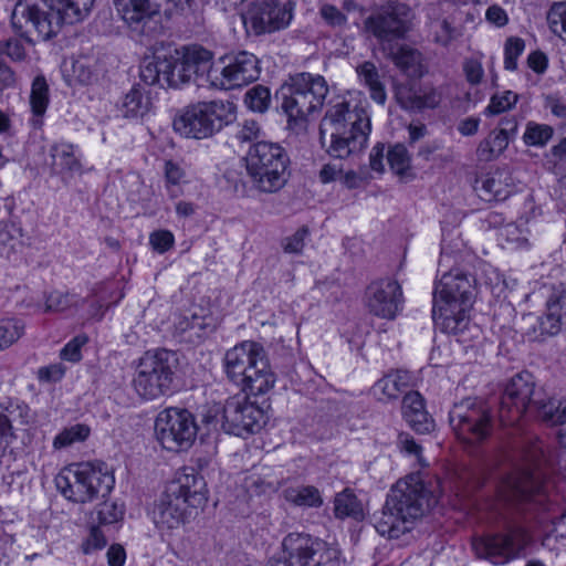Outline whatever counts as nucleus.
<instances>
[{
    "label": "nucleus",
    "mask_w": 566,
    "mask_h": 566,
    "mask_svg": "<svg viewBox=\"0 0 566 566\" xmlns=\"http://www.w3.org/2000/svg\"><path fill=\"white\" fill-rule=\"evenodd\" d=\"M94 0H20L11 14L17 33L28 42L49 40L62 24L83 21L93 7Z\"/></svg>",
    "instance_id": "f257e3e1"
},
{
    "label": "nucleus",
    "mask_w": 566,
    "mask_h": 566,
    "mask_svg": "<svg viewBox=\"0 0 566 566\" xmlns=\"http://www.w3.org/2000/svg\"><path fill=\"white\" fill-rule=\"evenodd\" d=\"M369 134L368 114L363 108L352 109L344 99L327 109L319 126L322 144L328 143L327 153L338 159L361 151L367 146Z\"/></svg>",
    "instance_id": "f03ea898"
},
{
    "label": "nucleus",
    "mask_w": 566,
    "mask_h": 566,
    "mask_svg": "<svg viewBox=\"0 0 566 566\" xmlns=\"http://www.w3.org/2000/svg\"><path fill=\"white\" fill-rule=\"evenodd\" d=\"M472 279L460 270L444 273L433 290L432 318L442 332L463 337L473 300Z\"/></svg>",
    "instance_id": "7ed1b4c3"
},
{
    "label": "nucleus",
    "mask_w": 566,
    "mask_h": 566,
    "mask_svg": "<svg viewBox=\"0 0 566 566\" xmlns=\"http://www.w3.org/2000/svg\"><path fill=\"white\" fill-rule=\"evenodd\" d=\"M223 368L230 381L253 396L269 392L276 381L264 347L254 340H243L227 350Z\"/></svg>",
    "instance_id": "20e7f679"
},
{
    "label": "nucleus",
    "mask_w": 566,
    "mask_h": 566,
    "mask_svg": "<svg viewBox=\"0 0 566 566\" xmlns=\"http://www.w3.org/2000/svg\"><path fill=\"white\" fill-rule=\"evenodd\" d=\"M328 86L321 75L302 73L291 78L290 84L282 85L276 93L280 107L287 116L290 128L305 126L308 115L322 108Z\"/></svg>",
    "instance_id": "39448f33"
},
{
    "label": "nucleus",
    "mask_w": 566,
    "mask_h": 566,
    "mask_svg": "<svg viewBox=\"0 0 566 566\" xmlns=\"http://www.w3.org/2000/svg\"><path fill=\"white\" fill-rule=\"evenodd\" d=\"M115 483L103 462H81L70 465L55 476L60 493L74 503H86L107 496Z\"/></svg>",
    "instance_id": "423d86ee"
},
{
    "label": "nucleus",
    "mask_w": 566,
    "mask_h": 566,
    "mask_svg": "<svg viewBox=\"0 0 566 566\" xmlns=\"http://www.w3.org/2000/svg\"><path fill=\"white\" fill-rule=\"evenodd\" d=\"M244 160L247 174L259 191L273 193L286 184L290 158L280 144L264 140L254 143Z\"/></svg>",
    "instance_id": "0eeeda50"
},
{
    "label": "nucleus",
    "mask_w": 566,
    "mask_h": 566,
    "mask_svg": "<svg viewBox=\"0 0 566 566\" xmlns=\"http://www.w3.org/2000/svg\"><path fill=\"white\" fill-rule=\"evenodd\" d=\"M179 366L176 352L159 348L147 350L138 361L133 378L137 395L154 400L172 391V385Z\"/></svg>",
    "instance_id": "6e6552de"
},
{
    "label": "nucleus",
    "mask_w": 566,
    "mask_h": 566,
    "mask_svg": "<svg viewBox=\"0 0 566 566\" xmlns=\"http://www.w3.org/2000/svg\"><path fill=\"white\" fill-rule=\"evenodd\" d=\"M542 455V448L535 444L523 455L524 467L511 463L506 470L495 476L496 503L494 510L515 502L533 500L542 493L543 483L533 471Z\"/></svg>",
    "instance_id": "1a4fd4ad"
},
{
    "label": "nucleus",
    "mask_w": 566,
    "mask_h": 566,
    "mask_svg": "<svg viewBox=\"0 0 566 566\" xmlns=\"http://www.w3.org/2000/svg\"><path fill=\"white\" fill-rule=\"evenodd\" d=\"M235 118L231 102L212 101L189 105L174 119V129L187 138L202 139L212 136Z\"/></svg>",
    "instance_id": "9d476101"
},
{
    "label": "nucleus",
    "mask_w": 566,
    "mask_h": 566,
    "mask_svg": "<svg viewBox=\"0 0 566 566\" xmlns=\"http://www.w3.org/2000/svg\"><path fill=\"white\" fill-rule=\"evenodd\" d=\"M283 555L266 566H340L338 548L305 533H290L282 541Z\"/></svg>",
    "instance_id": "9b49d317"
},
{
    "label": "nucleus",
    "mask_w": 566,
    "mask_h": 566,
    "mask_svg": "<svg viewBox=\"0 0 566 566\" xmlns=\"http://www.w3.org/2000/svg\"><path fill=\"white\" fill-rule=\"evenodd\" d=\"M449 423L462 443L478 447L492 436L494 416L484 401L465 398L452 406L449 411Z\"/></svg>",
    "instance_id": "f8f14e48"
},
{
    "label": "nucleus",
    "mask_w": 566,
    "mask_h": 566,
    "mask_svg": "<svg viewBox=\"0 0 566 566\" xmlns=\"http://www.w3.org/2000/svg\"><path fill=\"white\" fill-rule=\"evenodd\" d=\"M546 399V391L537 387L530 373L513 376L505 385L499 403V420L503 426H515L526 415L535 413Z\"/></svg>",
    "instance_id": "ddd939ff"
},
{
    "label": "nucleus",
    "mask_w": 566,
    "mask_h": 566,
    "mask_svg": "<svg viewBox=\"0 0 566 566\" xmlns=\"http://www.w3.org/2000/svg\"><path fill=\"white\" fill-rule=\"evenodd\" d=\"M260 74L259 59L251 52L238 51L220 57L209 67L207 76L213 87L233 90L256 81Z\"/></svg>",
    "instance_id": "4468645a"
},
{
    "label": "nucleus",
    "mask_w": 566,
    "mask_h": 566,
    "mask_svg": "<svg viewBox=\"0 0 566 566\" xmlns=\"http://www.w3.org/2000/svg\"><path fill=\"white\" fill-rule=\"evenodd\" d=\"M155 432L164 449L180 452L188 450L195 442L197 424L188 410L167 408L157 416Z\"/></svg>",
    "instance_id": "2eb2a0df"
},
{
    "label": "nucleus",
    "mask_w": 566,
    "mask_h": 566,
    "mask_svg": "<svg viewBox=\"0 0 566 566\" xmlns=\"http://www.w3.org/2000/svg\"><path fill=\"white\" fill-rule=\"evenodd\" d=\"M412 11L403 2L388 1L364 21L365 30L379 43L403 39L410 30Z\"/></svg>",
    "instance_id": "dca6fc26"
},
{
    "label": "nucleus",
    "mask_w": 566,
    "mask_h": 566,
    "mask_svg": "<svg viewBox=\"0 0 566 566\" xmlns=\"http://www.w3.org/2000/svg\"><path fill=\"white\" fill-rule=\"evenodd\" d=\"M294 9L295 3L292 1L255 0L243 14V23L254 35L274 33L291 24Z\"/></svg>",
    "instance_id": "f3484780"
},
{
    "label": "nucleus",
    "mask_w": 566,
    "mask_h": 566,
    "mask_svg": "<svg viewBox=\"0 0 566 566\" xmlns=\"http://www.w3.org/2000/svg\"><path fill=\"white\" fill-rule=\"evenodd\" d=\"M216 419L221 422L222 429L231 434L243 437L260 431L264 424V412L255 402L250 401L247 395H235L226 400V403L216 410Z\"/></svg>",
    "instance_id": "a211bd4d"
},
{
    "label": "nucleus",
    "mask_w": 566,
    "mask_h": 566,
    "mask_svg": "<svg viewBox=\"0 0 566 566\" xmlns=\"http://www.w3.org/2000/svg\"><path fill=\"white\" fill-rule=\"evenodd\" d=\"M389 506L413 523L421 517L430 505V492L426 489L419 474H410L398 481L387 496Z\"/></svg>",
    "instance_id": "6ab92c4d"
},
{
    "label": "nucleus",
    "mask_w": 566,
    "mask_h": 566,
    "mask_svg": "<svg viewBox=\"0 0 566 566\" xmlns=\"http://www.w3.org/2000/svg\"><path fill=\"white\" fill-rule=\"evenodd\" d=\"M366 303L375 316L392 319L401 310V287L397 281L390 279L373 282L366 291Z\"/></svg>",
    "instance_id": "aec40b11"
},
{
    "label": "nucleus",
    "mask_w": 566,
    "mask_h": 566,
    "mask_svg": "<svg viewBox=\"0 0 566 566\" xmlns=\"http://www.w3.org/2000/svg\"><path fill=\"white\" fill-rule=\"evenodd\" d=\"M166 491L170 493V496L174 495L184 504H187L189 509H198L205 505L208 500L206 481L193 468L180 470L175 480L168 484Z\"/></svg>",
    "instance_id": "412c9836"
},
{
    "label": "nucleus",
    "mask_w": 566,
    "mask_h": 566,
    "mask_svg": "<svg viewBox=\"0 0 566 566\" xmlns=\"http://www.w3.org/2000/svg\"><path fill=\"white\" fill-rule=\"evenodd\" d=\"M525 545V536L522 531L511 532L505 535H495L475 544L478 555L494 565H503L514 558Z\"/></svg>",
    "instance_id": "4be33fe9"
},
{
    "label": "nucleus",
    "mask_w": 566,
    "mask_h": 566,
    "mask_svg": "<svg viewBox=\"0 0 566 566\" xmlns=\"http://www.w3.org/2000/svg\"><path fill=\"white\" fill-rule=\"evenodd\" d=\"M114 6L132 29L143 32L145 25L159 15L163 0H114Z\"/></svg>",
    "instance_id": "5701e85b"
},
{
    "label": "nucleus",
    "mask_w": 566,
    "mask_h": 566,
    "mask_svg": "<svg viewBox=\"0 0 566 566\" xmlns=\"http://www.w3.org/2000/svg\"><path fill=\"white\" fill-rule=\"evenodd\" d=\"M190 509L168 491L160 496L153 512L156 526L160 530H176L190 517Z\"/></svg>",
    "instance_id": "b1692460"
},
{
    "label": "nucleus",
    "mask_w": 566,
    "mask_h": 566,
    "mask_svg": "<svg viewBox=\"0 0 566 566\" xmlns=\"http://www.w3.org/2000/svg\"><path fill=\"white\" fill-rule=\"evenodd\" d=\"M402 416L418 433H429L434 422L424 408L422 396L417 391L407 392L402 399Z\"/></svg>",
    "instance_id": "393cba45"
},
{
    "label": "nucleus",
    "mask_w": 566,
    "mask_h": 566,
    "mask_svg": "<svg viewBox=\"0 0 566 566\" xmlns=\"http://www.w3.org/2000/svg\"><path fill=\"white\" fill-rule=\"evenodd\" d=\"M410 520L398 512L397 507L389 506L387 500L381 512L375 514V528L381 536L398 538L411 530Z\"/></svg>",
    "instance_id": "a878e982"
},
{
    "label": "nucleus",
    "mask_w": 566,
    "mask_h": 566,
    "mask_svg": "<svg viewBox=\"0 0 566 566\" xmlns=\"http://www.w3.org/2000/svg\"><path fill=\"white\" fill-rule=\"evenodd\" d=\"M511 177L504 170H495L476 180V189L486 201H503L511 196Z\"/></svg>",
    "instance_id": "bb28decb"
},
{
    "label": "nucleus",
    "mask_w": 566,
    "mask_h": 566,
    "mask_svg": "<svg viewBox=\"0 0 566 566\" xmlns=\"http://www.w3.org/2000/svg\"><path fill=\"white\" fill-rule=\"evenodd\" d=\"M151 108L149 91L142 84H134L118 105V111L125 118H143Z\"/></svg>",
    "instance_id": "cd10ccee"
},
{
    "label": "nucleus",
    "mask_w": 566,
    "mask_h": 566,
    "mask_svg": "<svg viewBox=\"0 0 566 566\" xmlns=\"http://www.w3.org/2000/svg\"><path fill=\"white\" fill-rule=\"evenodd\" d=\"M411 376L408 371L396 370L375 382L371 392L380 401L397 399L409 386Z\"/></svg>",
    "instance_id": "c85d7f7f"
},
{
    "label": "nucleus",
    "mask_w": 566,
    "mask_h": 566,
    "mask_svg": "<svg viewBox=\"0 0 566 566\" xmlns=\"http://www.w3.org/2000/svg\"><path fill=\"white\" fill-rule=\"evenodd\" d=\"M50 156L52 158V168L56 174L73 175L82 170L80 156L73 144L64 142L54 144L50 148Z\"/></svg>",
    "instance_id": "c756f323"
},
{
    "label": "nucleus",
    "mask_w": 566,
    "mask_h": 566,
    "mask_svg": "<svg viewBox=\"0 0 566 566\" xmlns=\"http://www.w3.org/2000/svg\"><path fill=\"white\" fill-rule=\"evenodd\" d=\"M166 61L169 63V67L164 73V86L179 87L188 83L195 75L191 66L188 65L178 50L166 53Z\"/></svg>",
    "instance_id": "7c9ffc66"
},
{
    "label": "nucleus",
    "mask_w": 566,
    "mask_h": 566,
    "mask_svg": "<svg viewBox=\"0 0 566 566\" xmlns=\"http://www.w3.org/2000/svg\"><path fill=\"white\" fill-rule=\"evenodd\" d=\"M356 72L360 82L368 87L371 99L384 105L387 99V93L376 65L373 62L366 61L356 67Z\"/></svg>",
    "instance_id": "2f4dec72"
},
{
    "label": "nucleus",
    "mask_w": 566,
    "mask_h": 566,
    "mask_svg": "<svg viewBox=\"0 0 566 566\" xmlns=\"http://www.w3.org/2000/svg\"><path fill=\"white\" fill-rule=\"evenodd\" d=\"M49 102V85L43 75H38L32 82L30 94V106L33 114L32 124L34 127H41V118L46 112Z\"/></svg>",
    "instance_id": "473e14b6"
},
{
    "label": "nucleus",
    "mask_w": 566,
    "mask_h": 566,
    "mask_svg": "<svg viewBox=\"0 0 566 566\" xmlns=\"http://www.w3.org/2000/svg\"><path fill=\"white\" fill-rule=\"evenodd\" d=\"M334 515L337 518L352 517L354 520L364 518L363 503L357 499L356 494L349 490L337 493L334 499Z\"/></svg>",
    "instance_id": "72a5a7b5"
},
{
    "label": "nucleus",
    "mask_w": 566,
    "mask_h": 566,
    "mask_svg": "<svg viewBox=\"0 0 566 566\" xmlns=\"http://www.w3.org/2000/svg\"><path fill=\"white\" fill-rule=\"evenodd\" d=\"M101 69L97 61L90 56H80L72 60L71 70L65 69L70 82H76L83 85H88L95 82L98 77Z\"/></svg>",
    "instance_id": "f704fd0d"
},
{
    "label": "nucleus",
    "mask_w": 566,
    "mask_h": 566,
    "mask_svg": "<svg viewBox=\"0 0 566 566\" xmlns=\"http://www.w3.org/2000/svg\"><path fill=\"white\" fill-rule=\"evenodd\" d=\"M566 319L553 310L546 308V313L537 318L533 326L531 338L537 342H544L547 337L557 335Z\"/></svg>",
    "instance_id": "c9c22d12"
},
{
    "label": "nucleus",
    "mask_w": 566,
    "mask_h": 566,
    "mask_svg": "<svg viewBox=\"0 0 566 566\" xmlns=\"http://www.w3.org/2000/svg\"><path fill=\"white\" fill-rule=\"evenodd\" d=\"M169 63L165 54H155L153 59H145L140 65L139 76L146 85L158 84L164 87V73Z\"/></svg>",
    "instance_id": "e433bc0d"
},
{
    "label": "nucleus",
    "mask_w": 566,
    "mask_h": 566,
    "mask_svg": "<svg viewBox=\"0 0 566 566\" xmlns=\"http://www.w3.org/2000/svg\"><path fill=\"white\" fill-rule=\"evenodd\" d=\"M283 495L287 502L297 506L318 507L323 504L318 489L312 485L286 488Z\"/></svg>",
    "instance_id": "4c0bfd02"
},
{
    "label": "nucleus",
    "mask_w": 566,
    "mask_h": 566,
    "mask_svg": "<svg viewBox=\"0 0 566 566\" xmlns=\"http://www.w3.org/2000/svg\"><path fill=\"white\" fill-rule=\"evenodd\" d=\"M534 416L552 426L564 424L566 423V400L555 399L546 394V399L538 405Z\"/></svg>",
    "instance_id": "58836bf2"
},
{
    "label": "nucleus",
    "mask_w": 566,
    "mask_h": 566,
    "mask_svg": "<svg viewBox=\"0 0 566 566\" xmlns=\"http://www.w3.org/2000/svg\"><path fill=\"white\" fill-rule=\"evenodd\" d=\"M394 63L403 73L411 77L422 75L421 54L409 46H400L394 54Z\"/></svg>",
    "instance_id": "ea45409f"
},
{
    "label": "nucleus",
    "mask_w": 566,
    "mask_h": 566,
    "mask_svg": "<svg viewBox=\"0 0 566 566\" xmlns=\"http://www.w3.org/2000/svg\"><path fill=\"white\" fill-rule=\"evenodd\" d=\"M29 418V408L24 403L10 402L4 411H0V437L11 433L12 422L19 420L20 423H27Z\"/></svg>",
    "instance_id": "a19ab883"
},
{
    "label": "nucleus",
    "mask_w": 566,
    "mask_h": 566,
    "mask_svg": "<svg viewBox=\"0 0 566 566\" xmlns=\"http://www.w3.org/2000/svg\"><path fill=\"white\" fill-rule=\"evenodd\" d=\"M25 324L21 318L7 317L0 319V350L13 345L24 334Z\"/></svg>",
    "instance_id": "79ce46f5"
},
{
    "label": "nucleus",
    "mask_w": 566,
    "mask_h": 566,
    "mask_svg": "<svg viewBox=\"0 0 566 566\" xmlns=\"http://www.w3.org/2000/svg\"><path fill=\"white\" fill-rule=\"evenodd\" d=\"M554 129L546 124L528 122L523 140L527 146L544 147L553 137Z\"/></svg>",
    "instance_id": "37998d69"
},
{
    "label": "nucleus",
    "mask_w": 566,
    "mask_h": 566,
    "mask_svg": "<svg viewBox=\"0 0 566 566\" xmlns=\"http://www.w3.org/2000/svg\"><path fill=\"white\" fill-rule=\"evenodd\" d=\"M247 107L255 113H264L271 105L270 88L258 84L247 91L244 95Z\"/></svg>",
    "instance_id": "c03bdc74"
},
{
    "label": "nucleus",
    "mask_w": 566,
    "mask_h": 566,
    "mask_svg": "<svg viewBox=\"0 0 566 566\" xmlns=\"http://www.w3.org/2000/svg\"><path fill=\"white\" fill-rule=\"evenodd\" d=\"M547 23L555 35L566 41V1L552 4L547 12Z\"/></svg>",
    "instance_id": "a18cd8bd"
},
{
    "label": "nucleus",
    "mask_w": 566,
    "mask_h": 566,
    "mask_svg": "<svg viewBox=\"0 0 566 566\" xmlns=\"http://www.w3.org/2000/svg\"><path fill=\"white\" fill-rule=\"evenodd\" d=\"M90 434V428L82 423H76L62 430L53 441L55 449L69 447L75 442L84 441Z\"/></svg>",
    "instance_id": "49530a36"
},
{
    "label": "nucleus",
    "mask_w": 566,
    "mask_h": 566,
    "mask_svg": "<svg viewBox=\"0 0 566 566\" xmlns=\"http://www.w3.org/2000/svg\"><path fill=\"white\" fill-rule=\"evenodd\" d=\"M181 56L191 66L195 74L203 72L212 59V53L202 46H190L185 49Z\"/></svg>",
    "instance_id": "de8ad7c7"
},
{
    "label": "nucleus",
    "mask_w": 566,
    "mask_h": 566,
    "mask_svg": "<svg viewBox=\"0 0 566 566\" xmlns=\"http://www.w3.org/2000/svg\"><path fill=\"white\" fill-rule=\"evenodd\" d=\"M518 101V95L512 91H504L502 93L494 94L489 105L486 106L485 115H499L506 111H510Z\"/></svg>",
    "instance_id": "09e8293b"
},
{
    "label": "nucleus",
    "mask_w": 566,
    "mask_h": 566,
    "mask_svg": "<svg viewBox=\"0 0 566 566\" xmlns=\"http://www.w3.org/2000/svg\"><path fill=\"white\" fill-rule=\"evenodd\" d=\"M75 304L74 295L62 291H51L44 294V312H63Z\"/></svg>",
    "instance_id": "8fccbe9b"
},
{
    "label": "nucleus",
    "mask_w": 566,
    "mask_h": 566,
    "mask_svg": "<svg viewBox=\"0 0 566 566\" xmlns=\"http://www.w3.org/2000/svg\"><path fill=\"white\" fill-rule=\"evenodd\" d=\"M390 168L397 175H403L410 168V156L405 145L396 144L387 154Z\"/></svg>",
    "instance_id": "3c124183"
},
{
    "label": "nucleus",
    "mask_w": 566,
    "mask_h": 566,
    "mask_svg": "<svg viewBox=\"0 0 566 566\" xmlns=\"http://www.w3.org/2000/svg\"><path fill=\"white\" fill-rule=\"evenodd\" d=\"M511 139L510 136L499 130L490 139L482 142L478 150L489 159L501 154L507 147Z\"/></svg>",
    "instance_id": "603ef678"
},
{
    "label": "nucleus",
    "mask_w": 566,
    "mask_h": 566,
    "mask_svg": "<svg viewBox=\"0 0 566 566\" xmlns=\"http://www.w3.org/2000/svg\"><path fill=\"white\" fill-rule=\"evenodd\" d=\"M525 43L520 38H509L504 45V67L514 71L517 66V59L524 52Z\"/></svg>",
    "instance_id": "864d4df0"
},
{
    "label": "nucleus",
    "mask_w": 566,
    "mask_h": 566,
    "mask_svg": "<svg viewBox=\"0 0 566 566\" xmlns=\"http://www.w3.org/2000/svg\"><path fill=\"white\" fill-rule=\"evenodd\" d=\"M262 136V129L259 123L254 119H247L241 124H238L234 138L240 144L258 143Z\"/></svg>",
    "instance_id": "5fc2aeb1"
},
{
    "label": "nucleus",
    "mask_w": 566,
    "mask_h": 566,
    "mask_svg": "<svg viewBox=\"0 0 566 566\" xmlns=\"http://www.w3.org/2000/svg\"><path fill=\"white\" fill-rule=\"evenodd\" d=\"M417 95L415 111L434 108L441 102V94L434 87H420Z\"/></svg>",
    "instance_id": "6e6d98bb"
},
{
    "label": "nucleus",
    "mask_w": 566,
    "mask_h": 566,
    "mask_svg": "<svg viewBox=\"0 0 566 566\" xmlns=\"http://www.w3.org/2000/svg\"><path fill=\"white\" fill-rule=\"evenodd\" d=\"M124 509L115 502H104L98 506L97 518L102 524H113L123 518Z\"/></svg>",
    "instance_id": "4d7b16f0"
},
{
    "label": "nucleus",
    "mask_w": 566,
    "mask_h": 566,
    "mask_svg": "<svg viewBox=\"0 0 566 566\" xmlns=\"http://www.w3.org/2000/svg\"><path fill=\"white\" fill-rule=\"evenodd\" d=\"M65 375V366L62 363H54L42 366L38 369L36 377L41 384H55Z\"/></svg>",
    "instance_id": "13d9d810"
},
{
    "label": "nucleus",
    "mask_w": 566,
    "mask_h": 566,
    "mask_svg": "<svg viewBox=\"0 0 566 566\" xmlns=\"http://www.w3.org/2000/svg\"><path fill=\"white\" fill-rule=\"evenodd\" d=\"M418 88L410 85H399L395 90L398 104L406 111H415Z\"/></svg>",
    "instance_id": "bf43d9fd"
},
{
    "label": "nucleus",
    "mask_w": 566,
    "mask_h": 566,
    "mask_svg": "<svg viewBox=\"0 0 566 566\" xmlns=\"http://www.w3.org/2000/svg\"><path fill=\"white\" fill-rule=\"evenodd\" d=\"M107 545V539L103 532L97 526H93L90 531L87 538L82 544L84 554H92L103 549Z\"/></svg>",
    "instance_id": "052dcab7"
},
{
    "label": "nucleus",
    "mask_w": 566,
    "mask_h": 566,
    "mask_svg": "<svg viewBox=\"0 0 566 566\" xmlns=\"http://www.w3.org/2000/svg\"><path fill=\"white\" fill-rule=\"evenodd\" d=\"M174 243V234L168 230L154 231L149 235V244L158 253L167 252Z\"/></svg>",
    "instance_id": "680f3d73"
},
{
    "label": "nucleus",
    "mask_w": 566,
    "mask_h": 566,
    "mask_svg": "<svg viewBox=\"0 0 566 566\" xmlns=\"http://www.w3.org/2000/svg\"><path fill=\"white\" fill-rule=\"evenodd\" d=\"M308 235L307 228L303 227L295 233L284 239L282 245L286 253L298 254L302 252L305 245V238Z\"/></svg>",
    "instance_id": "e2e57ef3"
},
{
    "label": "nucleus",
    "mask_w": 566,
    "mask_h": 566,
    "mask_svg": "<svg viewBox=\"0 0 566 566\" xmlns=\"http://www.w3.org/2000/svg\"><path fill=\"white\" fill-rule=\"evenodd\" d=\"M85 336H76L70 340L60 352V357L64 360L76 363L81 359V347L86 343Z\"/></svg>",
    "instance_id": "0e129e2a"
},
{
    "label": "nucleus",
    "mask_w": 566,
    "mask_h": 566,
    "mask_svg": "<svg viewBox=\"0 0 566 566\" xmlns=\"http://www.w3.org/2000/svg\"><path fill=\"white\" fill-rule=\"evenodd\" d=\"M0 53L6 54L12 61H22L25 57V49L18 39L0 42Z\"/></svg>",
    "instance_id": "69168bd1"
},
{
    "label": "nucleus",
    "mask_w": 566,
    "mask_h": 566,
    "mask_svg": "<svg viewBox=\"0 0 566 566\" xmlns=\"http://www.w3.org/2000/svg\"><path fill=\"white\" fill-rule=\"evenodd\" d=\"M546 306L560 314L566 319V286L559 285L555 287L547 300Z\"/></svg>",
    "instance_id": "338daca9"
},
{
    "label": "nucleus",
    "mask_w": 566,
    "mask_h": 566,
    "mask_svg": "<svg viewBox=\"0 0 566 566\" xmlns=\"http://www.w3.org/2000/svg\"><path fill=\"white\" fill-rule=\"evenodd\" d=\"M321 15L331 27H343L347 22V17L336 7L324 4L321 8Z\"/></svg>",
    "instance_id": "774afa93"
}]
</instances>
